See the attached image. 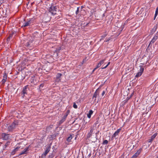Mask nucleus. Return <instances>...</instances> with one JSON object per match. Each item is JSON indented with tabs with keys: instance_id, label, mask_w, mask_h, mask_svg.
Segmentation results:
<instances>
[{
	"instance_id": "1",
	"label": "nucleus",
	"mask_w": 158,
	"mask_h": 158,
	"mask_svg": "<svg viewBox=\"0 0 158 158\" xmlns=\"http://www.w3.org/2000/svg\"><path fill=\"white\" fill-rule=\"evenodd\" d=\"M57 7L56 6L52 5L49 9L48 11L51 12L52 15H55L56 14Z\"/></svg>"
},
{
	"instance_id": "2",
	"label": "nucleus",
	"mask_w": 158,
	"mask_h": 158,
	"mask_svg": "<svg viewBox=\"0 0 158 158\" xmlns=\"http://www.w3.org/2000/svg\"><path fill=\"white\" fill-rule=\"evenodd\" d=\"M51 148V144H49L48 145L46 148V150L45 151L44 153L42 154L41 158H44L46 156L47 153L49 152Z\"/></svg>"
},
{
	"instance_id": "3",
	"label": "nucleus",
	"mask_w": 158,
	"mask_h": 158,
	"mask_svg": "<svg viewBox=\"0 0 158 158\" xmlns=\"http://www.w3.org/2000/svg\"><path fill=\"white\" fill-rule=\"evenodd\" d=\"M10 134L6 133H2L1 135V138L3 140H7L10 139Z\"/></svg>"
},
{
	"instance_id": "4",
	"label": "nucleus",
	"mask_w": 158,
	"mask_h": 158,
	"mask_svg": "<svg viewBox=\"0 0 158 158\" xmlns=\"http://www.w3.org/2000/svg\"><path fill=\"white\" fill-rule=\"evenodd\" d=\"M34 21V19H30L28 21L23 24L22 27H25L29 26L31 23H33Z\"/></svg>"
},
{
	"instance_id": "5",
	"label": "nucleus",
	"mask_w": 158,
	"mask_h": 158,
	"mask_svg": "<svg viewBox=\"0 0 158 158\" xmlns=\"http://www.w3.org/2000/svg\"><path fill=\"white\" fill-rule=\"evenodd\" d=\"M28 85H26L23 87L22 91L21 92V94L22 95V97L23 98L25 96V94H27V89H28Z\"/></svg>"
},
{
	"instance_id": "6",
	"label": "nucleus",
	"mask_w": 158,
	"mask_h": 158,
	"mask_svg": "<svg viewBox=\"0 0 158 158\" xmlns=\"http://www.w3.org/2000/svg\"><path fill=\"white\" fill-rule=\"evenodd\" d=\"M33 40H30L25 44V45L28 48H31L33 46Z\"/></svg>"
},
{
	"instance_id": "7",
	"label": "nucleus",
	"mask_w": 158,
	"mask_h": 158,
	"mask_svg": "<svg viewBox=\"0 0 158 158\" xmlns=\"http://www.w3.org/2000/svg\"><path fill=\"white\" fill-rule=\"evenodd\" d=\"M158 36L157 35H155L152 39V40L148 46H150V45L151 46H152V44H154V43H155V42L156 41V40L158 39Z\"/></svg>"
},
{
	"instance_id": "8",
	"label": "nucleus",
	"mask_w": 158,
	"mask_h": 158,
	"mask_svg": "<svg viewBox=\"0 0 158 158\" xmlns=\"http://www.w3.org/2000/svg\"><path fill=\"white\" fill-rule=\"evenodd\" d=\"M17 124L14 122L12 124L8 127V130L9 131H11L14 129L15 128V126Z\"/></svg>"
},
{
	"instance_id": "9",
	"label": "nucleus",
	"mask_w": 158,
	"mask_h": 158,
	"mask_svg": "<svg viewBox=\"0 0 158 158\" xmlns=\"http://www.w3.org/2000/svg\"><path fill=\"white\" fill-rule=\"evenodd\" d=\"M121 129L119 128L118 129L115 133L112 135L111 137V139L113 140L114 138L117 135H118V134L119 132L121 131Z\"/></svg>"
},
{
	"instance_id": "10",
	"label": "nucleus",
	"mask_w": 158,
	"mask_h": 158,
	"mask_svg": "<svg viewBox=\"0 0 158 158\" xmlns=\"http://www.w3.org/2000/svg\"><path fill=\"white\" fill-rule=\"evenodd\" d=\"M99 88H98L95 91L94 93L93 96V98H95V100H96V98L97 97V96L99 95Z\"/></svg>"
},
{
	"instance_id": "11",
	"label": "nucleus",
	"mask_w": 158,
	"mask_h": 158,
	"mask_svg": "<svg viewBox=\"0 0 158 158\" xmlns=\"http://www.w3.org/2000/svg\"><path fill=\"white\" fill-rule=\"evenodd\" d=\"M157 133H155L154 134L152 135L151 136V138L149 139L148 141V143H152L155 138L157 136Z\"/></svg>"
},
{
	"instance_id": "12",
	"label": "nucleus",
	"mask_w": 158,
	"mask_h": 158,
	"mask_svg": "<svg viewBox=\"0 0 158 158\" xmlns=\"http://www.w3.org/2000/svg\"><path fill=\"white\" fill-rule=\"evenodd\" d=\"M29 146L28 147L26 148L23 151H22L19 153V156H20L24 154H27V152L29 151Z\"/></svg>"
},
{
	"instance_id": "13",
	"label": "nucleus",
	"mask_w": 158,
	"mask_h": 158,
	"mask_svg": "<svg viewBox=\"0 0 158 158\" xmlns=\"http://www.w3.org/2000/svg\"><path fill=\"white\" fill-rule=\"evenodd\" d=\"M30 81L31 83L33 84H35L36 83L37 81L36 80V77L35 76L33 75L31 76L30 80Z\"/></svg>"
},
{
	"instance_id": "14",
	"label": "nucleus",
	"mask_w": 158,
	"mask_h": 158,
	"mask_svg": "<svg viewBox=\"0 0 158 158\" xmlns=\"http://www.w3.org/2000/svg\"><path fill=\"white\" fill-rule=\"evenodd\" d=\"M94 130V128L92 127H91L90 131L87 135V138H89L91 136L92 134L93 133Z\"/></svg>"
},
{
	"instance_id": "15",
	"label": "nucleus",
	"mask_w": 158,
	"mask_h": 158,
	"mask_svg": "<svg viewBox=\"0 0 158 158\" xmlns=\"http://www.w3.org/2000/svg\"><path fill=\"white\" fill-rule=\"evenodd\" d=\"M142 150V148H140L139 150L135 152L134 155L135 156H136L137 157L139 156V155L140 154Z\"/></svg>"
},
{
	"instance_id": "16",
	"label": "nucleus",
	"mask_w": 158,
	"mask_h": 158,
	"mask_svg": "<svg viewBox=\"0 0 158 158\" xmlns=\"http://www.w3.org/2000/svg\"><path fill=\"white\" fill-rule=\"evenodd\" d=\"M62 74L60 73H58L57 74L56 80L57 82H59L60 81V78L62 76Z\"/></svg>"
},
{
	"instance_id": "17",
	"label": "nucleus",
	"mask_w": 158,
	"mask_h": 158,
	"mask_svg": "<svg viewBox=\"0 0 158 158\" xmlns=\"http://www.w3.org/2000/svg\"><path fill=\"white\" fill-rule=\"evenodd\" d=\"M53 125H51L47 127L46 129V132H48L52 128Z\"/></svg>"
},
{
	"instance_id": "18",
	"label": "nucleus",
	"mask_w": 158,
	"mask_h": 158,
	"mask_svg": "<svg viewBox=\"0 0 158 158\" xmlns=\"http://www.w3.org/2000/svg\"><path fill=\"white\" fill-rule=\"evenodd\" d=\"M141 64L142 65H140L139 66V67L140 68L139 72H141V73H143L144 70V66H143V64Z\"/></svg>"
},
{
	"instance_id": "19",
	"label": "nucleus",
	"mask_w": 158,
	"mask_h": 158,
	"mask_svg": "<svg viewBox=\"0 0 158 158\" xmlns=\"http://www.w3.org/2000/svg\"><path fill=\"white\" fill-rule=\"evenodd\" d=\"M20 148V147H17L16 148H15L11 152V154L12 155H14L15 153L17 152L19 149Z\"/></svg>"
},
{
	"instance_id": "20",
	"label": "nucleus",
	"mask_w": 158,
	"mask_h": 158,
	"mask_svg": "<svg viewBox=\"0 0 158 158\" xmlns=\"http://www.w3.org/2000/svg\"><path fill=\"white\" fill-rule=\"evenodd\" d=\"M73 135H74V134H71L67 138V140L69 142H71V139L73 138Z\"/></svg>"
},
{
	"instance_id": "21",
	"label": "nucleus",
	"mask_w": 158,
	"mask_h": 158,
	"mask_svg": "<svg viewBox=\"0 0 158 158\" xmlns=\"http://www.w3.org/2000/svg\"><path fill=\"white\" fill-rule=\"evenodd\" d=\"M89 24V23H86L85 22H84V23L82 22L81 23V28L83 29L85 27H87L88 26V24Z\"/></svg>"
},
{
	"instance_id": "22",
	"label": "nucleus",
	"mask_w": 158,
	"mask_h": 158,
	"mask_svg": "<svg viewBox=\"0 0 158 158\" xmlns=\"http://www.w3.org/2000/svg\"><path fill=\"white\" fill-rule=\"evenodd\" d=\"M93 111L92 110H89V113L87 114V117L89 118H90L91 117V115L93 114Z\"/></svg>"
},
{
	"instance_id": "23",
	"label": "nucleus",
	"mask_w": 158,
	"mask_h": 158,
	"mask_svg": "<svg viewBox=\"0 0 158 158\" xmlns=\"http://www.w3.org/2000/svg\"><path fill=\"white\" fill-rule=\"evenodd\" d=\"M61 48L59 47L57 48L56 49V50L55 51L54 53H56V56H58V53L61 50Z\"/></svg>"
},
{
	"instance_id": "24",
	"label": "nucleus",
	"mask_w": 158,
	"mask_h": 158,
	"mask_svg": "<svg viewBox=\"0 0 158 158\" xmlns=\"http://www.w3.org/2000/svg\"><path fill=\"white\" fill-rule=\"evenodd\" d=\"M56 152L54 151H53L52 153L49 155L48 158H53V157L55 156Z\"/></svg>"
},
{
	"instance_id": "25",
	"label": "nucleus",
	"mask_w": 158,
	"mask_h": 158,
	"mask_svg": "<svg viewBox=\"0 0 158 158\" xmlns=\"http://www.w3.org/2000/svg\"><path fill=\"white\" fill-rule=\"evenodd\" d=\"M157 28V25H156V26H154L153 27V28L152 29V30H151V33H153L154 32H155L156 31Z\"/></svg>"
},
{
	"instance_id": "26",
	"label": "nucleus",
	"mask_w": 158,
	"mask_h": 158,
	"mask_svg": "<svg viewBox=\"0 0 158 158\" xmlns=\"http://www.w3.org/2000/svg\"><path fill=\"white\" fill-rule=\"evenodd\" d=\"M99 132V131H98V132L95 133L96 136L95 138L92 141L94 143L97 141V134Z\"/></svg>"
},
{
	"instance_id": "27",
	"label": "nucleus",
	"mask_w": 158,
	"mask_h": 158,
	"mask_svg": "<svg viewBox=\"0 0 158 158\" xmlns=\"http://www.w3.org/2000/svg\"><path fill=\"white\" fill-rule=\"evenodd\" d=\"M142 73H141V72H139L137 73L136 75H135V77H139L142 75Z\"/></svg>"
},
{
	"instance_id": "28",
	"label": "nucleus",
	"mask_w": 158,
	"mask_h": 158,
	"mask_svg": "<svg viewBox=\"0 0 158 158\" xmlns=\"http://www.w3.org/2000/svg\"><path fill=\"white\" fill-rule=\"evenodd\" d=\"M10 142V141H8L6 142V143L4 145L5 148H6L7 146H8L9 145Z\"/></svg>"
},
{
	"instance_id": "29",
	"label": "nucleus",
	"mask_w": 158,
	"mask_h": 158,
	"mask_svg": "<svg viewBox=\"0 0 158 158\" xmlns=\"http://www.w3.org/2000/svg\"><path fill=\"white\" fill-rule=\"evenodd\" d=\"M108 140H107L106 139V140H103V143H102V144L103 145L107 144H108Z\"/></svg>"
},
{
	"instance_id": "30",
	"label": "nucleus",
	"mask_w": 158,
	"mask_h": 158,
	"mask_svg": "<svg viewBox=\"0 0 158 158\" xmlns=\"http://www.w3.org/2000/svg\"><path fill=\"white\" fill-rule=\"evenodd\" d=\"M44 84H41L39 86V89L41 90L42 89V87L44 86Z\"/></svg>"
},
{
	"instance_id": "31",
	"label": "nucleus",
	"mask_w": 158,
	"mask_h": 158,
	"mask_svg": "<svg viewBox=\"0 0 158 158\" xmlns=\"http://www.w3.org/2000/svg\"><path fill=\"white\" fill-rule=\"evenodd\" d=\"M105 60H106V59H104L103 60H101L99 62V63L102 65V64H103L104 63V62H105Z\"/></svg>"
},
{
	"instance_id": "32",
	"label": "nucleus",
	"mask_w": 158,
	"mask_h": 158,
	"mask_svg": "<svg viewBox=\"0 0 158 158\" xmlns=\"http://www.w3.org/2000/svg\"><path fill=\"white\" fill-rule=\"evenodd\" d=\"M65 120H64V119H63L62 118L61 120H60L59 122V124L60 125L62 123H63Z\"/></svg>"
},
{
	"instance_id": "33",
	"label": "nucleus",
	"mask_w": 158,
	"mask_h": 158,
	"mask_svg": "<svg viewBox=\"0 0 158 158\" xmlns=\"http://www.w3.org/2000/svg\"><path fill=\"white\" fill-rule=\"evenodd\" d=\"M73 107L75 109H77V106L75 102L73 103Z\"/></svg>"
},
{
	"instance_id": "34",
	"label": "nucleus",
	"mask_w": 158,
	"mask_h": 158,
	"mask_svg": "<svg viewBox=\"0 0 158 158\" xmlns=\"http://www.w3.org/2000/svg\"><path fill=\"white\" fill-rule=\"evenodd\" d=\"M7 75L6 73H4L3 76V79H7Z\"/></svg>"
},
{
	"instance_id": "35",
	"label": "nucleus",
	"mask_w": 158,
	"mask_h": 158,
	"mask_svg": "<svg viewBox=\"0 0 158 158\" xmlns=\"http://www.w3.org/2000/svg\"><path fill=\"white\" fill-rule=\"evenodd\" d=\"M6 79H3L2 80V84L3 85H4L5 82L6 81Z\"/></svg>"
},
{
	"instance_id": "36",
	"label": "nucleus",
	"mask_w": 158,
	"mask_h": 158,
	"mask_svg": "<svg viewBox=\"0 0 158 158\" xmlns=\"http://www.w3.org/2000/svg\"><path fill=\"white\" fill-rule=\"evenodd\" d=\"M158 14V7H157L156 9L155 14L156 15H157Z\"/></svg>"
},
{
	"instance_id": "37",
	"label": "nucleus",
	"mask_w": 158,
	"mask_h": 158,
	"mask_svg": "<svg viewBox=\"0 0 158 158\" xmlns=\"http://www.w3.org/2000/svg\"><path fill=\"white\" fill-rule=\"evenodd\" d=\"M79 7H77V10H76V13L77 15L79 13Z\"/></svg>"
},
{
	"instance_id": "38",
	"label": "nucleus",
	"mask_w": 158,
	"mask_h": 158,
	"mask_svg": "<svg viewBox=\"0 0 158 158\" xmlns=\"http://www.w3.org/2000/svg\"><path fill=\"white\" fill-rule=\"evenodd\" d=\"M67 116H67V115L65 114L64 115L63 117L62 118L64 120H65Z\"/></svg>"
},
{
	"instance_id": "39",
	"label": "nucleus",
	"mask_w": 158,
	"mask_h": 158,
	"mask_svg": "<svg viewBox=\"0 0 158 158\" xmlns=\"http://www.w3.org/2000/svg\"><path fill=\"white\" fill-rule=\"evenodd\" d=\"M130 71L131 70H130V69H129L128 68V69L127 68L126 69V73L127 74L128 72H130Z\"/></svg>"
},
{
	"instance_id": "40",
	"label": "nucleus",
	"mask_w": 158,
	"mask_h": 158,
	"mask_svg": "<svg viewBox=\"0 0 158 158\" xmlns=\"http://www.w3.org/2000/svg\"><path fill=\"white\" fill-rule=\"evenodd\" d=\"M70 113V110H68L67 111V112H66L65 114V115H67V116L69 114V113Z\"/></svg>"
},
{
	"instance_id": "41",
	"label": "nucleus",
	"mask_w": 158,
	"mask_h": 158,
	"mask_svg": "<svg viewBox=\"0 0 158 158\" xmlns=\"http://www.w3.org/2000/svg\"><path fill=\"white\" fill-rule=\"evenodd\" d=\"M105 91H103L102 93V96H103L105 94Z\"/></svg>"
},
{
	"instance_id": "42",
	"label": "nucleus",
	"mask_w": 158,
	"mask_h": 158,
	"mask_svg": "<svg viewBox=\"0 0 158 158\" xmlns=\"http://www.w3.org/2000/svg\"><path fill=\"white\" fill-rule=\"evenodd\" d=\"M137 157L134 154L131 158H136Z\"/></svg>"
},
{
	"instance_id": "43",
	"label": "nucleus",
	"mask_w": 158,
	"mask_h": 158,
	"mask_svg": "<svg viewBox=\"0 0 158 158\" xmlns=\"http://www.w3.org/2000/svg\"><path fill=\"white\" fill-rule=\"evenodd\" d=\"M107 66H108L106 65V66H105V67H103V68H102V69H106V68H107Z\"/></svg>"
},
{
	"instance_id": "44",
	"label": "nucleus",
	"mask_w": 158,
	"mask_h": 158,
	"mask_svg": "<svg viewBox=\"0 0 158 158\" xmlns=\"http://www.w3.org/2000/svg\"><path fill=\"white\" fill-rule=\"evenodd\" d=\"M97 65H98V66H99V67H100L101 65L100 64L99 62L98 63Z\"/></svg>"
},
{
	"instance_id": "45",
	"label": "nucleus",
	"mask_w": 158,
	"mask_h": 158,
	"mask_svg": "<svg viewBox=\"0 0 158 158\" xmlns=\"http://www.w3.org/2000/svg\"><path fill=\"white\" fill-rule=\"evenodd\" d=\"M133 94H134V93H131V95H130V98H131L133 95Z\"/></svg>"
},
{
	"instance_id": "46",
	"label": "nucleus",
	"mask_w": 158,
	"mask_h": 158,
	"mask_svg": "<svg viewBox=\"0 0 158 158\" xmlns=\"http://www.w3.org/2000/svg\"><path fill=\"white\" fill-rule=\"evenodd\" d=\"M119 158H124V156L122 155Z\"/></svg>"
},
{
	"instance_id": "47",
	"label": "nucleus",
	"mask_w": 158,
	"mask_h": 158,
	"mask_svg": "<svg viewBox=\"0 0 158 158\" xmlns=\"http://www.w3.org/2000/svg\"><path fill=\"white\" fill-rule=\"evenodd\" d=\"M98 68H99V66H98V65H97L96 67L95 68L97 69Z\"/></svg>"
},
{
	"instance_id": "48",
	"label": "nucleus",
	"mask_w": 158,
	"mask_h": 158,
	"mask_svg": "<svg viewBox=\"0 0 158 158\" xmlns=\"http://www.w3.org/2000/svg\"><path fill=\"white\" fill-rule=\"evenodd\" d=\"M157 15H156V14H155V16H154V20L155 19V18H156V16H157Z\"/></svg>"
},
{
	"instance_id": "49",
	"label": "nucleus",
	"mask_w": 158,
	"mask_h": 158,
	"mask_svg": "<svg viewBox=\"0 0 158 158\" xmlns=\"http://www.w3.org/2000/svg\"><path fill=\"white\" fill-rule=\"evenodd\" d=\"M96 69L94 68L92 72L93 73Z\"/></svg>"
},
{
	"instance_id": "50",
	"label": "nucleus",
	"mask_w": 158,
	"mask_h": 158,
	"mask_svg": "<svg viewBox=\"0 0 158 158\" xmlns=\"http://www.w3.org/2000/svg\"><path fill=\"white\" fill-rule=\"evenodd\" d=\"M106 35H107V34H105V35H104L102 36H103V37H105Z\"/></svg>"
},
{
	"instance_id": "51",
	"label": "nucleus",
	"mask_w": 158,
	"mask_h": 158,
	"mask_svg": "<svg viewBox=\"0 0 158 158\" xmlns=\"http://www.w3.org/2000/svg\"><path fill=\"white\" fill-rule=\"evenodd\" d=\"M110 40V38H108L107 39V40L106 41V42H107L109 41V40Z\"/></svg>"
},
{
	"instance_id": "52",
	"label": "nucleus",
	"mask_w": 158,
	"mask_h": 158,
	"mask_svg": "<svg viewBox=\"0 0 158 158\" xmlns=\"http://www.w3.org/2000/svg\"><path fill=\"white\" fill-rule=\"evenodd\" d=\"M110 64V62H109L107 65L108 66Z\"/></svg>"
},
{
	"instance_id": "53",
	"label": "nucleus",
	"mask_w": 158,
	"mask_h": 158,
	"mask_svg": "<svg viewBox=\"0 0 158 158\" xmlns=\"http://www.w3.org/2000/svg\"><path fill=\"white\" fill-rule=\"evenodd\" d=\"M98 121H97L95 123V124H98Z\"/></svg>"
},
{
	"instance_id": "54",
	"label": "nucleus",
	"mask_w": 158,
	"mask_h": 158,
	"mask_svg": "<svg viewBox=\"0 0 158 158\" xmlns=\"http://www.w3.org/2000/svg\"><path fill=\"white\" fill-rule=\"evenodd\" d=\"M84 60H85L84 59H83V61H82V64H83V63L84 62Z\"/></svg>"
},
{
	"instance_id": "55",
	"label": "nucleus",
	"mask_w": 158,
	"mask_h": 158,
	"mask_svg": "<svg viewBox=\"0 0 158 158\" xmlns=\"http://www.w3.org/2000/svg\"><path fill=\"white\" fill-rule=\"evenodd\" d=\"M127 98H128V99H128V100H129V99L130 98H128V97H127Z\"/></svg>"
}]
</instances>
